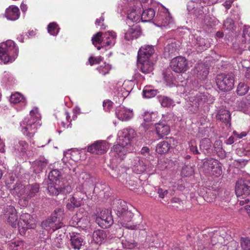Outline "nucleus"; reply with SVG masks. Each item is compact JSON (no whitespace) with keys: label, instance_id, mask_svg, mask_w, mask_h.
Instances as JSON below:
<instances>
[{"label":"nucleus","instance_id":"393cba45","mask_svg":"<svg viewBox=\"0 0 250 250\" xmlns=\"http://www.w3.org/2000/svg\"><path fill=\"white\" fill-rule=\"evenodd\" d=\"M10 101L14 104H18L19 106V109H21L26 104L25 98L21 93L16 92L11 95Z\"/></svg>","mask_w":250,"mask_h":250},{"label":"nucleus","instance_id":"b1692460","mask_svg":"<svg viewBox=\"0 0 250 250\" xmlns=\"http://www.w3.org/2000/svg\"><path fill=\"white\" fill-rule=\"evenodd\" d=\"M71 246L75 250H80L83 245V240L78 233L71 232L70 233Z\"/></svg>","mask_w":250,"mask_h":250},{"label":"nucleus","instance_id":"6e6d98bb","mask_svg":"<svg viewBox=\"0 0 250 250\" xmlns=\"http://www.w3.org/2000/svg\"><path fill=\"white\" fill-rule=\"evenodd\" d=\"M211 147V142L208 139H204L200 142V148L201 149L208 150Z\"/></svg>","mask_w":250,"mask_h":250},{"label":"nucleus","instance_id":"4c0bfd02","mask_svg":"<svg viewBox=\"0 0 250 250\" xmlns=\"http://www.w3.org/2000/svg\"><path fill=\"white\" fill-rule=\"evenodd\" d=\"M82 205V200L77 199L74 196L68 200L66 208L70 210H73L75 208H78Z\"/></svg>","mask_w":250,"mask_h":250},{"label":"nucleus","instance_id":"bb28decb","mask_svg":"<svg viewBox=\"0 0 250 250\" xmlns=\"http://www.w3.org/2000/svg\"><path fill=\"white\" fill-rule=\"evenodd\" d=\"M113 210L119 218L129 211L126 203L122 200H118L114 204Z\"/></svg>","mask_w":250,"mask_h":250},{"label":"nucleus","instance_id":"c756f323","mask_svg":"<svg viewBox=\"0 0 250 250\" xmlns=\"http://www.w3.org/2000/svg\"><path fill=\"white\" fill-rule=\"evenodd\" d=\"M92 240L91 243L96 244H101L106 237V234L103 230H96L94 231L91 235Z\"/></svg>","mask_w":250,"mask_h":250},{"label":"nucleus","instance_id":"1a4fd4ad","mask_svg":"<svg viewBox=\"0 0 250 250\" xmlns=\"http://www.w3.org/2000/svg\"><path fill=\"white\" fill-rule=\"evenodd\" d=\"M204 166L206 172L209 175L218 177L222 173L221 164L217 160L208 159L204 163Z\"/></svg>","mask_w":250,"mask_h":250},{"label":"nucleus","instance_id":"4d7b16f0","mask_svg":"<svg viewBox=\"0 0 250 250\" xmlns=\"http://www.w3.org/2000/svg\"><path fill=\"white\" fill-rule=\"evenodd\" d=\"M125 171V168H122L121 170L120 169V167H116L115 168L112 169L110 174L113 177L117 178L122 174H124Z\"/></svg>","mask_w":250,"mask_h":250},{"label":"nucleus","instance_id":"09e8293b","mask_svg":"<svg viewBox=\"0 0 250 250\" xmlns=\"http://www.w3.org/2000/svg\"><path fill=\"white\" fill-rule=\"evenodd\" d=\"M143 96L146 98L154 97L157 93V91L148 87H146L143 91Z\"/></svg>","mask_w":250,"mask_h":250},{"label":"nucleus","instance_id":"cd10ccee","mask_svg":"<svg viewBox=\"0 0 250 250\" xmlns=\"http://www.w3.org/2000/svg\"><path fill=\"white\" fill-rule=\"evenodd\" d=\"M60 181H50L48 184L47 190L50 195H58L62 191V187Z\"/></svg>","mask_w":250,"mask_h":250},{"label":"nucleus","instance_id":"a878e982","mask_svg":"<svg viewBox=\"0 0 250 250\" xmlns=\"http://www.w3.org/2000/svg\"><path fill=\"white\" fill-rule=\"evenodd\" d=\"M217 119L223 122L228 127L230 126L231 116L229 110L225 109H220L216 116Z\"/></svg>","mask_w":250,"mask_h":250},{"label":"nucleus","instance_id":"13d9d810","mask_svg":"<svg viewBox=\"0 0 250 250\" xmlns=\"http://www.w3.org/2000/svg\"><path fill=\"white\" fill-rule=\"evenodd\" d=\"M224 27L227 30H233L234 28L233 21L231 19L228 18L224 22Z\"/></svg>","mask_w":250,"mask_h":250},{"label":"nucleus","instance_id":"37998d69","mask_svg":"<svg viewBox=\"0 0 250 250\" xmlns=\"http://www.w3.org/2000/svg\"><path fill=\"white\" fill-rule=\"evenodd\" d=\"M159 102L162 106L164 107H170L174 105V101L168 97L161 96L159 97Z\"/></svg>","mask_w":250,"mask_h":250},{"label":"nucleus","instance_id":"79ce46f5","mask_svg":"<svg viewBox=\"0 0 250 250\" xmlns=\"http://www.w3.org/2000/svg\"><path fill=\"white\" fill-rule=\"evenodd\" d=\"M115 94L119 98V102H120L123 101L128 95L129 91L125 90L124 87H120L115 91Z\"/></svg>","mask_w":250,"mask_h":250},{"label":"nucleus","instance_id":"6e6552de","mask_svg":"<svg viewBox=\"0 0 250 250\" xmlns=\"http://www.w3.org/2000/svg\"><path fill=\"white\" fill-rule=\"evenodd\" d=\"M35 221L28 213H22L20 217V220L17 223L20 233L23 235L25 233L28 229H33L35 227Z\"/></svg>","mask_w":250,"mask_h":250},{"label":"nucleus","instance_id":"a19ab883","mask_svg":"<svg viewBox=\"0 0 250 250\" xmlns=\"http://www.w3.org/2000/svg\"><path fill=\"white\" fill-rule=\"evenodd\" d=\"M72 221L75 222H73V225L77 227L85 228L87 224V221L85 219L79 218L78 215L74 216L72 217Z\"/></svg>","mask_w":250,"mask_h":250},{"label":"nucleus","instance_id":"bf43d9fd","mask_svg":"<svg viewBox=\"0 0 250 250\" xmlns=\"http://www.w3.org/2000/svg\"><path fill=\"white\" fill-rule=\"evenodd\" d=\"M103 57L101 56L94 57H91L89 58V62L91 65H93L95 64L99 63L101 61H103Z\"/></svg>","mask_w":250,"mask_h":250},{"label":"nucleus","instance_id":"20e7f679","mask_svg":"<svg viewBox=\"0 0 250 250\" xmlns=\"http://www.w3.org/2000/svg\"><path fill=\"white\" fill-rule=\"evenodd\" d=\"M19 48L12 40L0 44V62L6 63L13 62L17 57Z\"/></svg>","mask_w":250,"mask_h":250},{"label":"nucleus","instance_id":"39448f33","mask_svg":"<svg viewBox=\"0 0 250 250\" xmlns=\"http://www.w3.org/2000/svg\"><path fill=\"white\" fill-rule=\"evenodd\" d=\"M133 213L129 210L119 217V222L121 225L131 230H141L145 229L142 217L140 215L133 218Z\"/></svg>","mask_w":250,"mask_h":250},{"label":"nucleus","instance_id":"f704fd0d","mask_svg":"<svg viewBox=\"0 0 250 250\" xmlns=\"http://www.w3.org/2000/svg\"><path fill=\"white\" fill-rule=\"evenodd\" d=\"M130 167L132 169V170L137 174L143 172L146 169V166L143 165V162L141 161L139 159L134 160L133 164Z\"/></svg>","mask_w":250,"mask_h":250},{"label":"nucleus","instance_id":"8fccbe9b","mask_svg":"<svg viewBox=\"0 0 250 250\" xmlns=\"http://www.w3.org/2000/svg\"><path fill=\"white\" fill-rule=\"evenodd\" d=\"M248 89V86L244 83L241 82L237 86V93L239 95H244L247 93Z\"/></svg>","mask_w":250,"mask_h":250},{"label":"nucleus","instance_id":"ddd939ff","mask_svg":"<svg viewBox=\"0 0 250 250\" xmlns=\"http://www.w3.org/2000/svg\"><path fill=\"white\" fill-rule=\"evenodd\" d=\"M109 147V145L105 141H95L87 146V151L92 154H103L105 153Z\"/></svg>","mask_w":250,"mask_h":250},{"label":"nucleus","instance_id":"a211bd4d","mask_svg":"<svg viewBox=\"0 0 250 250\" xmlns=\"http://www.w3.org/2000/svg\"><path fill=\"white\" fill-rule=\"evenodd\" d=\"M137 2L134 7L127 14V19L133 22H139L141 21L140 14L142 7V3L146 1H140L136 0Z\"/></svg>","mask_w":250,"mask_h":250},{"label":"nucleus","instance_id":"473e14b6","mask_svg":"<svg viewBox=\"0 0 250 250\" xmlns=\"http://www.w3.org/2000/svg\"><path fill=\"white\" fill-rule=\"evenodd\" d=\"M48 163V160L44 157H40L35 162V170L37 172H40L42 171V170L46 167Z\"/></svg>","mask_w":250,"mask_h":250},{"label":"nucleus","instance_id":"338daca9","mask_svg":"<svg viewBox=\"0 0 250 250\" xmlns=\"http://www.w3.org/2000/svg\"><path fill=\"white\" fill-rule=\"evenodd\" d=\"M238 109L240 110H244L247 106L246 103L244 101L237 102Z\"/></svg>","mask_w":250,"mask_h":250},{"label":"nucleus","instance_id":"dca6fc26","mask_svg":"<svg viewBox=\"0 0 250 250\" xmlns=\"http://www.w3.org/2000/svg\"><path fill=\"white\" fill-rule=\"evenodd\" d=\"M154 54V49L152 45H144L139 50L138 60L144 62V60H153L152 57Z\"/></svg>","mask_w":250,"mask_h":250},{"label":"nucleus","instance_id":"7c9ffc66","mask_svg":"<svg viewBox=\"0 0 250 250\" xmlns=\"http://www.w3.org/2000/svg\"><path fill=\"white\" fill-rule=\"evenodd\" d=\"M79 183L83 186H93L94 182L90 175L85 172H82L78 178Z\"/></svg>","mask_w":250,"mask_h":250},{"label":"nucleus","instance_id":"69168bd1","mask_svg":"<svg viewBox=\"0 0 250 250\" xmlns=\"http://www.w3.org/2000/svg\"><path fill=\"white\" fill-rule=\"evenodd\" d=\"M214 147L217 151L221 150L222 147V141L220 140H216L214 143Z\"/></svg>","mask_w":250,"mask_h":250},{"label":"nucleus","instance_id":"0e129e2a","mask_svg":"<svg viewBox=\"0 0 250 250\" xmlns=\"http://www.w3.org/2000/svg\"><path fill=\"white\" fill-rule=\"evenodd\" d=\"M189 145L190 150L192 152H193V154H197L199 153V152L197 149V146H196V145H194V143H193L192 142H191L189 144Z\"/></svg>","mask_w":250,"mask_h":250},{"label":"nucleus","instance_id":"7ed1b4c3","mask_svg":"<svg viewBox=\"0 0 250 250\" xmlns=\"http://www.w3.org/2000/svg\"><path fill=\"white\" fill-rule=\"evenodd\" d=\"M39 190V186L37 184L24 186L21 183H17L11 189V193L20 198V204L27 205V201L34 197Z\"/></svg>","mask_w":250,"mask_h":250},{"label":"nucleus","instance_id":"de8ad7c7","mask_svg":"<svg viewBox=\"0 0 250 250\" xmlns=\"http://www.w3.org/2000/svg\"><path fill=\"white\" fill-rule=\"evenodd\" d=\"M61 172L57 169H53L49 173L48 178L50 181L58 182V181L59 177L61 176Z\"/></svg>","mask_w":250,"mask_h":250},{"label":"nucleus","instance_id":"ea45409f","mask_svg":"<svg viewBox=\"0 0 250 250\" xmlns=\"http://www.w3.org/2000/svg\"><path fill=\"white\" fill-rule=\"evenodd\" d=\"M170 148V144L167 141H163L157 145L156 151L160 154L167 153Z\"/></svg>","mask_w":250,"mask_h":250},{"label":"nucleus","instance_id":"4468645a","mask_svg":"<svg viewBox=\"0 0 250 250\" xmlns=\"http://www.w3.org/2000/svg\"><path fill=\"white\" fill-rule=\"evenodd\" d=\"M235 193L238 197H247L250 194V182L239 179L236 183Z\"/></svg>","mask_w":250,"mask_h":250},{"label":"nucleus","instance_id":"49530a36","mask_svg":"<svg viewBox=\"0 0 250 250\" xmlns=\"http://www.w3.org/2000/svg\"><path fill=\"white\" fill-rule=\"evenodd\" d=\"M157 112H145L143 116L144 120L146 122L154 121L157 117Z\"/></svg>","mask_w":250,"mask_h":250},{"label":"nucleus","instance_id":"864d4df0","mask_svg":"<svg viewBox=\"0 0 250 250\" xmlns=\"http://www.w3.org/2000/svg\"><path fill=\"white\" fill-rule=\"evenodd\" d=\"M240 245L243 250H250V239L248 237H242Z\"/></svg>","mask_w":250,"mask_h":250},{"label":"nucleus","instance_id":"2f4dec72","mask_svg":"<svg viewBox=\"0 0 250 250\" xmlns=\"http://www.w3.org/2000/svg\"><path fill=\"white\" fill-rule=\"evenodd\" d=\"M155 128L156 133L160 138L167 135L170 132L169 126L163 123L156 124Z\"/></svg>","mask_w":250,"mask_h":250},{"label":"nucleus","instance_id":"680f3d73","mask_svg":"<svg viewBox=\"0 0 250 250\" xmlns=\"http://www.w3.org/2000/svg\"><path fill=\"white\" fill-rule=\"evenodd\" d=\"M113 103L110 101H104L103 103V107L105 111H108L112 107Z\"/></svg>","mask_w":250,"mask_h":250},{"label":"nucleus","instance_id":"603ef678","mask_svg":"<svg viewBox=\"0 0 250 250\" xmlns=\"http://www.w3.org/2000/svg\"><path fill=\"white\" fill-rule=\"evenodd\" d=\"M111 67L110 65L108 63H104L103 65H100L97 68V70L99 71L100 73L104 75L109 72Z\"/></svg>","mask_w":250,"mask_h":250},{"label":"nucleus","instance_id":"f03ea898","mask_svg":"<svg viewBox=\"0 0 250 250\" xmlns=\"http://www.w3.org/2000/svg\"><path fill=\"white\" fill-rule=\"evenodd\" d=\"M41 119L39 109L36 107H34L30 111L29 115L25 117L20 123L23 134L29 138L33 137L38 127L41 125Z\"/></svg>","mask_w":250,"mask_h":250},{"label":"nucleus","instance_id":"c03bdc74","mask_svg":"<svg viewBox=\"0 0 250 250\" xmlns=\"http://www.w3.org/2000/svg\"><path fill=\"white\" fill-rule=\"evenodd\" d=\"M60 28L56 22L50 23L47 26L48 32L51 35L56 36L59 31Z\"/></svg>","mask_w":250,"mask_h":250},{"label":"nucleus","instance_id":"f257e3e1","mask_svg":"<svg viewBox=\"0 0 250 250\" xmlns=\"http://www.w3.org/2000/svg\"><path fill=\"white\" fill-rule=\"evenodd\" d=\"M135 135V130L131 128H125L120 130L118 133L117 144L112 148L110 152V156L116 159L117 161L123 160L127 153L133 150L131 140Z\"/></svg>","mask_w":250,"mask_h":250},{"label":"nucleus","instance_id":"aec40b11","mask_svg":"<svg viewBox=\"0 0 250 250\" xmlns=\"http://www.w3.org/2000/svg\"><path fill=\"white\" fill-rule=\"evenodd\" d=\"M193 72L199 79H204L208 76L209 71L207 65L203 63H198L196 64Z\"/></svg>","mask_w":250,"mask_h":250},{"label":"nucleus","instance_id":"412c9836","mask_svg":"<svg viewBox=\"0 0 250 250\" xmlns=\"http://www.w3.org/2000/svg\"><path fill=\"white\" fill-rule=\"evenodd\" d=\"M20 16V10L15 5L9 6L5 10V16L8 20L16 21L19 18Z\"/></svg>","mask_w":250,"mask_h":250},{"label":"nucleus","instance_id":"423d86ee","mask_svg":"<svg viewBox=\"0 0 250 250\" xmlns=\"http://www.w3.org/2000/svg\"><path fill=\"white\" fill-rule=\"evenodd\" d=\"M116 36V33L113 31H108L104 33L99 32L93 35L92 41L95 46L97 44H105L104 46H109L110 48L115 44Z\"/></svg>","mask_w":250,"mask_h":250},{"label":"nucleus","instance_id":"4be33fe9","mask_svg":"<svg viewBox=\"0 0 250 250\" xmlns=\"http://www.w3.org/2000/svg\"><path fill=\"white\" fill-rule=\"evenodd\" d=\"M157 23L156 25L159 27H167L172 23V20L169 13H165L157 16L155 20Z\"/></svg>","mask_w":250,"mask_h":250},{"label":"nucleus","instance_id":"5701e85b","mask_svg":"<svg viewBox=\"0 0 250 250\" xmlns=\"http://www.w3.org/2000/svg\"><path fill=\"white\" fill-rule=\"evenodd\" d=\"M138 66L142 73L146 74L152 72L154 65L153 60H144V62L138 60Z\"/></svg>","mask_w":250,"mask_h":250},{"label":"nucleus","instance_id":"f3484780","mask_svg":"<svg viewBox=\"0 0 250 250\" xmlns=\"http://www.w3.org/2000/svg\"><path fill=\"white\" fill-rule=\"evenodd\" d=\"M115 114L116 117L122 121H129L133 117V112L132 109L122 106L116 108Z\"/></svg>","mask_w":250,"mask_h":250},{"label":"nucleus","instance_id":"f8f14e48","mask_svg":"<svg viewBox=\"0 0 250 250\" xmlns=\"http://www.w3.org/2000/svg\"><path fill=\"white\" fill-rule=\"evenodd\" d=\"M2 217L12 227L17 228L18 217L17 211L13 206H7L4 209Z\"/></svg>","mask_w":250,"mask_h":250},{"label":"nucleus","instance_id":"6ab92c4d","mask_svg":"<svg viewBox=\"0 0 250 250\" xmlns=\"http://www.w3.org/2000/svg\"><path fill=\"white\" fill-rule=\"evenodd\" d=\"M125 39L127 41H131L138 38L141 34V30L137 25L128 26L125 30Z\"/></svg>","mask_w":250,"mask_h":250},{"label":"nucleus","instance_id":"3c124183","mask_svg":"<svg viewBox=\"0 0 250 250\" xmlns=\"http://www.w3.org/2000/svg\"><path fill=\"white\" fill-rule=\"evenodd\" d=\"M122 244L123 247L125 249H133L137 246V243L135 242L134 240H127L122 239Z\"/></svg>","mask_w":250,"mask_h":250},{"label":"nucleus","instance_id":"052dcab7","mask_svg":"<svg viewBox=\"0 0 250 250\" xmlns=\"http://www.w3.org/2000/svg\"><path fill=\"white\" fill-rule=\"evenodd\" d=\"M243 37L245 38L246 42L250 41V27H245L243 31Z\"/></svg>","mask_w":250,"mask_h":250},{"label":"nucleus","instance_id":"58836bf2","mask_svg":"<svg viewBox=\"0 0 250 250\" xmlns=\"http://www.w3.org/2000/svg\"><path fill=\"white\" fill-rule=\"evenodd\" d=\"M8 245L10 250H23L24 249V243L20 240H13Z\"/></svg>","mask_w":250,"mask_h":250},{"label":"nucleus","instance_id":"a18cd8bd","mask_svg":"<svg viewBox=\"0 0 250 250\" xmlns=\"http://www.w3.org/2000/svg\"><path fill=\"white\" fill-rule=\"evenodd\" d=\"M65 239V234L62 232L58 234L54 239V245L57 248H61L64 243V239Z\"/></svg>","mask_w":250,"mask_h":250},{"label":"nucleus","instance_id":"e2e57ef3","mask_svg":"<svg viewBox=\"0 0 250 250\" xmlns=\"http://www.w3.org/2000/svg\"><path fill=\"white\" fill-rule=\"evenodd\" d=\"M215 2L212 0H200V7L203 9L204 6L213 4Z\"/></svg>","mask_w":250,"mask_h":250},{"label":"nucleus","instance_id":"9d476101","mask_svg":"<svg viewBox=\"0 0 250 250\" xmlns=\"http://www.w3.org/2000/svg\"><path fill=\"white\" fill-rule=\"evenodd\" d=\"M95 221L102 228H107L111 226L113 223L111 210L103 209L97 215Z\"/></svg>","mask_w":250,"mask_h":250},{"label":"nucleus","instance_id":"e433bc0d","mask_svg":"<svg viewBox=\"0 0 250 250\" xmlns=\"http://www.w3.org/2000/svg\"><path fill=\"white\" fill-rule=\"evenodd\" d=\"M179 45L175 42L168 43L164 49L165 55L169 57L174 54L178 50Z\"/></svg>","mask_w":250,"mask_h":250},{"label":"nucleus","instance_id":"774afa93","mask_svg":"<svg viewBox=\"0 0 250 250\" xmlns=\"http://www.w3.org/2000/svg\"><path fill=\"white\" fill-rule=\"evenodd\" d=\"M72 191L71 187L70 186H66L63 188H62L61 192L63 193H70Z\"/></svg>","mask_w":250,"mask_h":250},{"label":"nucleus","instance_id":"2eb2a0df","mask_svg":"<svg viewBox=\"0 0 250 250\" xmlns=\"http://www.w3.org/2000/svg\"><path fill=\"white\" fill-rule=\"evenodd\" d=\"M58 213L55 211V215L50 219L46 220L42 223V225L43 228L48 230H52L54 231L55 230L61 228L63 223L60 221V219L58 220Z\"/></svg>","mask_w":250,"mask_h":250},{"label":"nucleus","instance_id":"c9c22d12","mask_svg":"<svg viewBox=\"0 0 250 250\" xmlns=\"http://www.w3.org/2000/svg\"><path fill=\"white\" fill-rule=\"evenodd\" d=\"M155 15V11L152 8L147 9L143 11L141 17L143 22H149L153 19Z\"/></svg>","mask_w":250,"mask_h":250},{"label":"nucleus","instance_id":"9b49d317","mask_svg":"<svg viewBox=\"0 0 250 250\" xmlns=\"http://www.w3.org/2000/svg\"><path fill=\"white\" fill-rule=\"evenodd\" d=\"M170 65L171 69L176 73H184L189 68L188 60L182 56L173 58L171 61Z\"/></svg>","mask_w":250,"mask_h":250},{"label":"nucleus","instance_id":"0eeeda50","mask_svg":"<svg viewBox=\"0 0 250 250\" xmlns=\"http://www.w3.org/2000/svg\"><path fill=\"white\" fill-rule=\"evenodd\" d=\"M234 75L232 74H221L218 75L216 78L218 88L224 92L231 90L234 86Z\"/></svg>","mask_w":250,"mask_h":250},{"label":"nucleus","instance_id":"5fc2aeb1","mask_svg":"<svg viewBox=\"0 0 250 250\" xmlns=\"http://www.w3.org/2000/svg\"><path fill=\"white\" fill-rule=\"evenodd\" d=\"M197 44L198 45L199 47H201L200 49L201 50L206 49L210 46V43L209 42L207 41L206 39L204 38H200L197 40Z\"/></svg>","mask_w":250,"mask_h":250},{"label":"nucleus","instance_id":"72a5a7b5","mask_svg":"<svg viewBox=\"0 0 250 250\" xmlns=\"http://www.w3.org/2000/svg\"><path fill=\"white\" fill-rule=\"evenodd\" d=\"M190 99L193 100V104L195 106L202 105L208 102V96L203 93H198L194 97H191Z\"/></svg>","mask_w":250,"mask_h":250},{"label":"nucleus","instance_id":"c85d7f7f","mask_svg":"<svg viewBox=\"0 0 250 250\" xmlns=\"http://www.w3.org/2000/svg\"><path fill=\"white\" fill-rule=\"evenodd\" d=\"M198 3L192 1L188 2L187 5V9L190 14L194 15L197 17L202 16L204 13L203 9L197 7Z\"/></svg>","mask_w":250,"mask_h":250}]
</instances>
